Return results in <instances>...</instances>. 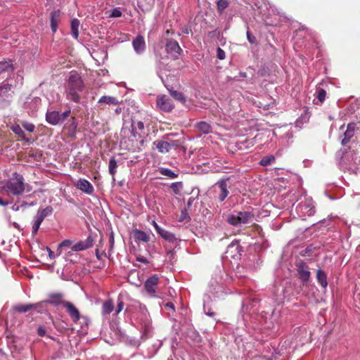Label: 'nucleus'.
<instances>
[{
  "instance_id": "nucleus-1",
  "label": "nucleus",
  "mask_w": 360,
  "mask_h": 360,
  "mask_svg": "<svg viewBox=\"0 0 360 360\" xmlns=\"http://www.w3.org/2000/svg\"><path fill=\"white\" fill-rule=\"evenodd\" d=\"M84 82L80 75L76 72H71L66 87L67 98L78 103L80 102L79 92L82 91Z\"/></svg>"
},
{
  "instance_id": "nucleus-2",
  "label": "nucleus",
  "mask_w": 360,
  "mask_h": 360,
  "mask_svg": "<svg viewBox=\"0 0 360 360\" xmlns=\"http://www.w3.org/2000/svg\"><path fill=\"white\" fill-rule=\"evenodd\" d=\"M24 178L22 175L15 172L13 177L11 179L4 187L7 193H12L14 195H20L25 190Z\"/></svg>"
},
{
  "instance_id": "nucleus-3",
  "label": "nucleus",
  "mask_w": 360,
  "mask_h": 360,
  "mask_svg": "<svg viewBox=\"0 0 360 360\" xmlns=\"http://www.w3.org/2000/svg\"><path fill=\"white\" fill-rule=\"evenodd\" d=\"M254 217L250 212H238L237 214H231L228 217L227 221L233 226H238L240 224H247Z\"/></svg>"
},
{
  "instance_id": "nucleus-4",
  "label": "nucleus",
  "mask_w": 360,
  "mask_h": 360,
  "mask_svg": "<svg viewBox=\"0 0 360 360\" xmlns=\"http://www.w3.org/2000/svg\"><path fill=\"white\" fill-rule=\"evenodd\" d=\"M159 283V277L157 275H153L147 278L145 281L143 287L147 292L150 297H155V292L158 288Z\"/></svg>"
},
{
  "instance_id": "nucleus-5",
  "label": "nucleus",
  "mask_w": 360,
  "mask_h": 360,
  "mask_svg": "<svg viewBox=\"0 0 360 360\" xmlns=\"http://www.w3.org/2000/svg\"><path fill=\"white\" fill-rule=\"evenodd\" d=\"M43 302L51 304L53 307H58L59 306L65 305L68 301L64 299V295L61 292H53L49 295L48 299L44 300Z\"/></svg>"
},
{
  "instance_id": "nucleus-6",
  "label": "nucleus",
  "mask_w": 360,
  "mask_h": 360,
  "mask_svg": "<svg viewBox=\"0 0 360 360\" xmlns=\"http://www.w3.org/2000/svg\"><path fill=\"white\" fill-rule=\"evenodd\" d=\"M131 133L134 139L141 138V133L145 128L144 121L134 117L131 119Z\"/></svg>"
},
{
  "instance_id": "nucleus-7",
  "label": "nucleus",
  "mask_w": 360,
  "mask_h": 360,
  "mask_svg": "<svg viewBox=\"0 0 360 360\" xmlns=\"http://www.w3.org/2000/svg\"><path fill=\"white\" fill-rule=\"evenodd\" d=\"M296 266L299 278L303 283H307L311 276L309 267L304 262H298Z\"/></svg>"
},
{
  "instance_id": "nucleus-8",
  "label": "nucleus",
  "mask_w": 360,
  "mask_h": 360,
  "mask_svg": "<svg viewBox=\"0 0 360 360\" xmlns=\"http://www.w3.org/2000/svg\"><path fill=\"white\" fill-rule=\"evenodd\" d=\"M157 106L164 112H170L174 108L172 101L165 95H160L157 97Z\"/></svg>"
},
{
  "instance_id": "nucleus-9",
  "label": "nucleus",
  "mask_w": 360,
  "mask_h": 360,
  "mask_svg": "<svg viewBox=\"0 0 360 360\" xmlns=\"http://www.w3.org/2000/svg\"><path fill=\"white\" fill-rule=\"evenodd\" d=\"M165 50L175 58H178L182 52V49L179 43L172 39L167 40Z\"/></svg>"
},
{
  "instance_id": "nucleus-10",
  "label": "nucleus",
  "mask_w": 360,
  "mask_h": 360,
  "mask_svg": "<svg viewBox=\"0 0 360 360\" xmlns=\"http://www.w3.org/2000/svg\"><path fill=\"white\" fill-rule=\"evenodd\" d=\"M14 68L11 60L0 62V82L10 76Z\"/></svg>"
},
{
  "instance_id": "nucleus-11",
  "label": "nucleus",
  "mask_w": 360,
  "mask_h": 360,
  "mask_svg": "<svg viewBox=\"0 0 360 360\" xmlns=\"http://www.w3.org/2000/svg\"><path fill=\"white\" fill-rule=\"evenodd\" d=\"M66 309V311L71 318L74 323L78 322L80 319V313L78 309L70 302L65 303L64 307Z\"/></svg>"
},
{
  "instance_id": "nucleus-12",
  "label": "nucleus",
  "mask_w": 360,
  "mask_h": 360,
  "mask_svg": "<svg viewBox=\"0 0 360 360\" xmlns=\"http://www.w3.org/2000/svg\"><path fill=\"white\" fill-rule=\"evenodd\" d=\"M94 239L89 236L85 240H82L72 246V251L78 252L86 250L93 246Z\"/></svg>"
},
{
  "instance_id": "nucleus-13",
  "label": "nucleus",
  "mask_w": 360,
  "mask_h": 360,
  "mask_svg": "<svg viewBox=\"0 0 360 360\" xmlns=\"http://www.w3.org/2000/svg\"><path fill=\"white\" fill-rule=\"evenodd\" d=\"M355 129V123H349L347 124V129L344 132L343 138L341 140V144L342 146H345L350 142L351 139L354 136Z\"/></svg>"
},
{
  "instance_id": "nucleus-14",
  "label": "nucleus",
  "mask_w": 360,
  "mask_h": 360,
  "mask_svg": "<svg viewBox=\"0 0 360 360\" xmlns=\"http://www.w3.org/2000/svg\"><path fill=\"white\" fill-rule=\"evenodd\" d=\"M229 178L223 179L219 180L216 185L219 188L220 193L219 194V200L220 202H223L229 194L228 190L227 181Z\"/></svg>"
},
{
  "instance_id": "nucleus-15",
  "label": "nucleus",
  "mask_w": 360,
  "mask_h": 360,
  "mask_svg": "<svg viewBox=\"0 0 360 360\" xmlns=\"http://www.w3.org/2000/svg\"><path fill=\"white\" fill-rule=\"evenodd\" d=\"M76 187L81 190L82 191L87 193V194H92L94 193V187L93 186L91 185V184L84 179H79L77 183H76Z\"/></svg>"
},
{
  "instance_id": "nucleus-16",
  "label": "nucleus",
  "mask_w": 360,
  "mask_h": 360,
  "mask_svg": "<svg viewBox=\"0 0 360 360\" xmlns=\"http://www.w3.org/2000/svg\"><path fill=\"white\" fill-rule=\"evenodd\" d=\"M132 45L134 51L137 53H142L146 49V42L144 37L141 34L137 35L136 38L133 40Z\"/></svg>"
},
{
  "instance_id": "nucleus-17",
  "label": "nucleus",
  "mask_w": 360,
  "mask_h": 360,
  "mask_svg": "<svg viewBox=\"0 0 360 360\" xmlns=\"http://www.w3.org/2000/svg\"><path fill=\"white\" fill-rule=\"evenodd\" d=\"M152 224L158 233L160 234L164 239L169 242L174 241L176 239L173 233L160 228V226H158V224L155 221H152Z\"/></svg>"
},
{
  "instance_id": "nucleus-18",
  "label": "nucleus",
  "mask_w": 360,
  "mask_h": 360,
  "mask_svg": "<svg viewBox=\"0 0 360 360\" xmlns=\"http://www.w3.org/2000/svg\"><path fill=\"white\" fill-rule=\"evenodd\" d=\"M60 116L58 111H48L46 114V120L51 125H57L61 122Z\"/></svg>"
},
{
  "instance_id": "nucleus-19",
  "label": "nucleus",
  "mask_w": 360,
  "mask_h": 360,
  "mask_svg": "<svg viewBox=\"0 0 360 360\" xmlns=\"http://www.w3.org/2000/svg\"><path fill=\"white\" fill-rule=\"evenodd\" d=\"M60 11L59 10L53 11L51 13V28L53 32H56L60 20Z\"/></svg>"
},
{
  "instance_id": "nucleus-20",
  "label": "nucleus",
  "mask_w": 360,
  "mask_h": 360,
  "mask_svg": "<svg viewBox=\"0 0 360 360\" xmlns=\"http://www.w3.org/2000/svg\"><path fill=\"white\" fill-rule=\"evenodd\" d=\"M38 304H16L13 307V310L18 313H25L31 309H35Z\"/></svg>"
},
{
  "instance_id": "nucleus-21",
  "label": "nucleus",
  "mask_w": 360,
  "mask_h": 360,
  "mask_svg": "<svg viewBox=\"0 0 360 360\" xmlns=\"http://www.w3.org/2000/svg\"><path fill=\"white\" fill-rule=\"evenodd\" d=\"M133 236L136 241L148 243L150 240V236L146 232L138 229L134 231Z\"/></svg>"
},
{
  "instance_id": "nucleus-22",
  "label": "nucleus",
  "mask_w": 360,
  "mask_h": 360,
  "mask_svg": "<svg viewBox=\"0 0 360 360\" xmlns=\"http://www.w3.org/2000/svg\"><path fill=\"white\" fill-rule=\"evenodd\" d=\"M316 279L322 288H326L328 286L327 275L322 269L317 270Z\"/></svg>"
},
{
  "instance_id": "nucleus-23",
  "label": "nucleus",
  "mask_w": 360,
  "mask_h": 360,
  "mask_svg": "<svg viewBox=\"0 0 360 360\" xmlns=\"http://www.w3.org/2000/svg\"><path fill=\"white\" fill-rule=\"evenodd\" d=\"M195 128L200 132L203 134H209L212 132V127L210 124H208L206 122L202 121L200 122H198L195 124Z\"/></svg>"
},
{
  "instance_id": "nucleus-24",
  "label": "nucleus",
  "mask_w": 360,
  "mask_h": 360,
  "mask_svg": "<svg viewBox=\"0 0 360 360\" xmlns=\"http://www.w3.org/2000/svg\"><path fill=\"white\" fill-rule=\"evenodd\" d=\"M119 101L115 97L110 96H103L98 100V103L100 104L105 103L108 105H116L119 104Z\"/></svg>"
},
{
  "instance_id": "nucleus-25",
  "label": "nucleus",
  "mask_w": 360,
  "mask_h": 360,
  "mask_svg": "<svg viewBox=\"0 0 360 360\" xmlns=\"http://www.w3.org/2000/svg\"><path fill=\"white\" fill-rule=\"evenodd\" d=\"M27 155L35 161H41L43 157L41 151L37 148H30L27 151Z\"/></svg>"
},
{
  "instance_id": "nucleus-26",
  "label": "nucleus",
  "mask_w": 360,
  "mask_h": 360,
  "mask_svg": "<svg viewBox=\"0 0 360 360\" xmlns=\"http://www.w3.org/2000/svg\"><path fill=\"white\" fill-rule=\"evenodd\" d=\"M114 309V304L112 300H108L103 303L102 314L103 315L110 314Z\"/></svg>"
},
{
  "instance_id": "nucleus-27",
  "label": "nucleus",
  "mask_w": 360,
  "mask_h": 360,
  "mask_svg": "<svg viewBox=\"0 0 360 360\" xmlns=\"http://www.w3.org/2000/svg\"><path fill=\"white\" fill-rule=\"evenodd\" d=\"M154 145H155L158 151L162 153H167L169 151L167 141H156L154 142Z\"/></svg>"
},
{
  "instance_id": "nucleus-28",
  "label": "nucleus",
  "mask_w": 360,
  "mask_h": 360,
  "mask_svg": "<svg viewBox=\"0 0 360 360\" xmlns=\"http://www.w3.org/2000/svg\"><path fill=\"white\" fill-rule=\"evenodd\" d=\"M79 21L77 19H73L71 22V31L72 35L75 39H77L79 37Z\"/></svg>"
},
{
  "instance_id": "nucleus-29",
  "label": "nucleus",
  "mask_w": 360,
  "mask_h": 360,
  "mask_svg": "<svg viewBox=\"0 0 360 360\" xmlns=\"http://www.w3.org/2000/svg\"><path fill=\"white\" fill-rule=\"evenodd\" d=\"M12 89V85L6 83L0 86V98H4L8 96V93Z\"/></svg>"
},
{
  "instance_id": "nucleus-30",
  "label": "nucleus",
  "mask_w": 360,
  "mask_h": 360,
  "mask_svg": "<svg viewBox=\"0 0 360 360\" xmlns=\"http://www.w3.org/2000/svg\"><path fill=\"white\" fill-rule=\"evenodd\" d=\"M11 129L12 131L15 134H17L18 136H19V137H20L22 139H25L27 142H30V140L29 139H25V132L23 131V130L21 129V127H20V125L18 124H16V125H13L12 127H11Z\"/></svg>"
},
{
  "instance_id": "nucleus-31",
  "label": "nucleus",
  "mask_w": 360,
  "mask_h": 360,
  "mask_svg": "<svg viewBox=\"0 0 360 360\" xmlns=\"http://www.w3.org/2000/svg\"><path fill=\"white\" fill-rule=\"evenodd\" d=\"M229 6V0H217V7L218 12L221 14Z\"/></svg>"
},
{
  "instance_id": "nucleus-32",
  "label": "nucleus",
  "mask_w": 360,
  "mask_h": 360,
  "mask_svg": "<svg viewBox=\"0 0 360 360\" xmlns=\"http://www.w3.org/2000/svg\"><path fill=\"white\" fill-rule=\"evenodd\" d=\"M316 96L318 101L322 103L326 97V91L319 86L316 87Z\"/></svg>"
},
{
  "instance_id": "nucleus-33",
  "label": "nucleus",
  "mask_w": 360,
  "mask_h": 360,
  "mask_svg": "<svg viewBox=\"0 0 360 360\" xmlns=\"http://www.w3.org/2000/svg\"><path fill=\"white\" fill-rule=\"evenodd\" d=\"M169 93L171 96H172L175 100L181 103H185L186 99L181 92L175 90H169Z\"/></svg>"
},
{
  "instance_id": "nucleus-34",
  "label": "nucleus",
  "mask_w": 360,
  "mask_h": 360,
  "mask_svg": "<svg viewBox=\"0 0 360 360\" xmlns=\"http://www.w3.org/2000/svg\"><path fill=\"white\" fill-rule=\"evenodd\" d=\"M274 162H275V157L274 155H271L265 156L263 158H262V160L259 162V164L262 166L266 167V166L271 165Z\"/></svg>"
},
{
  "instance_id": "nucleus-35",
  "label": "nucleus",
  "mask_w": 360,
  "mask_h": 360,
  "mask_svg": "<svg viewBox=\"0 0 360 360\" xmlns=\"http://www.w3.org/2000/svg\"><path fill=\"white\" fill-rule=\"evenodd\" d=\"M117 167V161L114 157L110 158L109 161V173L114 176L116 173V169Z\"/></svg>"
},
{
  "instance_id": "nucleus-36",
  "label": "nucleus",
  "mask_w": 360,
  "mask_h": 360,
  "mask_svg": "<svg viewBox=\"0 0 360 360\" xmlns=\"http://www.w3.org/2000/svg\"><path fill=\"white\" fill-rule=\"evenodd\" d=\"M53 208L51 206H47L44 209H42L41 210H39L37 214H39L41 217H42L44 219H45L46 217H49L53 213Z\"/></svg>"
},
{
  "instance_id": "nucleus-37",
  "label": "nucleus",
  "mask_w": 360,
  "mask_h": 360,
  "mask_svg": "<svg viewBox=\"0 0 360 360\" xmlns=\"http://www.w3.org/2000/svg\"><path fill=\"white\" fill-rule=\"evenodd\" d=\"M159 172L161 174L168 176L171 179L176 178L177 176V174H175L174 172H172L171 169H167V168H160L159 169Z\"/></svg>"
},
{
  "instance_id": "nucleus-38",
  "label": "nucleus",
  "mask_w": 360,
  "mask_h": 360,
  "mask_svg": "<svg viewBox=\"0 0 360 360\" xmlns=\"http://www.w3.org/2000/svg\"><path fill=\"white\" fill-rule=\"evenodd\" d=\"M169 135L167 136V143L169 144V148H179L181 146V141L180 140H169Z\"/></svg>"
},
{
  "instance_id": "nucleus-39",
  "label": "nucleus",
  "mask_w": 360,
  "mask_h": 360,
  "mask_svg": "<svg viewBox=\"0 0 360 360\" xmlns=\"http://www.w3.org/2000/svg\"><path fill=\"white\" fill-rule=\"evenodd\" d=\"M183 187L182 182H174L171 184V188L176 193L179 194Z\"/></svg>"
},
{
  "instance_id": "nucleus-40",
  "label": "nucleus",
  "mask_w": 360,
  "mask_h": 360,
  "mask_svg": "<svg viewBox=\"0 0 360 360\" xmlns=\"http://www.w3.org/2000/svg\"><path fill=\"white\" fill-rule=\"evenodd\" d=\"M122 15V13L120 8H113L110 15V18H120Z\"/></svg>"
},
{
  "instance_id": "nucleus-41",
  "label": "nucleus",
  "mask_w": 360,
  "mask_h": 360,
  "mask_svg": "<svg viewBox=\"0 0 360 360\" xmlns=\"http://www.w3.org/2000/svg\"><path fill=\"white\" fill-rule=\"evenodd\" d=\"M217 57L219 60H224L226 58L225 51L220 47L217 49Z\"/></svg>"
},
{
  "instance_id": "nucleus-42",
  "label": "nucleus",
  "mask_w": 360,
  "mask_h": 360,
  "mask_svg": "<svg viewBox=\"0 0 360 360\" xmlns=\"http://www.w3.org/2000/svg\"><path fill=\"white\" fill-rule=\"evenodd\" d=\"M72 245V241L70 240H65L62 243H60L58 245V250L59 251L58 255L60 254V249L64 247H69Z\"/></svg>"
},
{
  "instance_id": "nucleus-43",
  "label": "nucleus",
  "mask_w": 360,
  "mask_h": 360,
  "mask_svg": "<svg viewBox=\"0 0 360 360\" xmlns=\"http://www.w3.org/2000/svg\"><path fill=\"white\" fill-rule=\"evenodd\" d=\"M22 127L28 131L32 132L34 130V125L32 123L24 122L22 123Z\"/></svg>"
},
{
  "instance_id": "nucleus-44",
  "label": "nucleus",
  "mask_w": 360,
  "mask_h": 360,
  "mask_svg": "<svg viewBox=\"0 0 360 360\" xmlns=\"http://www.w3.org/2000/svg\"><path fill=\"white\" fill-rule=\"evenodd\" d=\"M46 329H45V328L44 326H40L38 327V328H37V334L39 336H41V337L44 336L45 334H46Z\"/></svg>"
},
{
  "instance_id": "nucleus-45",
  "label": "nucleus",
  "mask_w": 360,
  "mask_h": 360,
  "mask_svg": "<svg viewBox=\"0 0 360 360\" xmlns=\"http://www.w3.org/2000/svg\"><path fill=\"white\" fill-rule=\"evenodd\" d=\"M186 219H190L186 210H182L181 213V217L179 218L180 221H184Z\"/></svg>"
},
{
  "instance_id": "nucleus-46",
  "label": "nucleus",
  "mask_w": 360,
  "mask_h": 360,
  "mask_svg": "<svg viewBox=\"0 0 360 360\" xmlns=\"http://www.w3.org/2000/svg\"><path fill=\"white\" fill-rule=\"evenodd\" d=\"M40 224H37L36 221H34L33 226H32V235H36L38 232V230L40 227Z\"/></svg>"
},
{
  "instance_id": "nucleus-47",
  "label": "nucleus",
  "mask_w": 360,
  "mask_h": 360,
  "mask_svg": "<svg viewBox=\"0 0 360 360\" xmlns=\"http://www.w3.org/2000/svg\"><path fill=\"white\" fill-rule=\"evenodd\" d=\"M70 112H71L70 110H68L65 111L62 114H60V117L61 122H63L68 117L70 116Z\"/></svg>"
},
{
  "instance_id": "nucleus-48",
  "label": "nucleus",
  "mask_w": 360,
  "mask_h": 360,
  "mask_svg": "<svg viewBox=\"0 0 360 360\" xmlns=\"http://www.w3.org/2000/svg\"><path fill=\"white\" fill-rule=\"evenodd\" d=\"M114 243H115L114 233L112 231L110 234V238H109L110 249H112L113 248Z\"/></svg>"
},
{
  "instance_id": "nucleus-49",
  "label": "nucleus",
  "mask_w": 360,
  "mask_h": 360,
  "mask_svg": "<svg viewBox=\"0 0 360 360\" xmlns=\"http://www.w3.org/2000/svg\"><path fill=\"white\" fill-rule=\"evenodd\" d=\"M247 38L249 42H250L251 44L255 43V37L252 34H251L250 31L247 32Z\"/></svg>"
},
{
  "instance_id": "nucleus-50",
  "label": "nucleus",
  "mask_w": 360,
  "mask_h": 360,
  "mask_svg": "<svg viewBox=\"0 0 360 360\" xmlns=\"http://www.w3.org/2000/svg\"><path fill=\"white\" fill-rule=\"evenodd\" d=\"M124 303L122 301H120L117 304V309L116 310V314H119L123 309Z\"/></svg>"
},
{
  "instance_id": "nucleus-51",
  "label": "nucleus",
  "mask_w": 360,
  "mask_h": 360,
  "mask_svg": "<svg viewBox=\"0 0 360 360\" xmlns=\"http://www.w3.org/2000/svg\"><path fill=\"white\" fill-rule=\"evenodd\" d=\"M44 218L42 217H41L39 214H37L36 217H35V219H34V221H36L37 224H41L42 221H44Z\"/></svg>"
},
{
  "instance_id": "nucleus-52",
  "label": "nucleus",
  "mask_w": 360,
  "mask_h": 360,
  "mask_svg": "<svg viewBox=\"0 0 360 360\" xmlns=\"http://www.w3.org/2000/svg\"><path fill=\"white\" fill-rule=\"evenodd\" d=\"M46 250L49 252V256L51 259H54L55 258V254L54 252L49 248H46Z\"/></svg>"
},
{
  "instance_id": "nucleus-53",
  "label": "nucleus",
  "mask_w": 360,
  "mask_h": 360,
  "mask_svg": "<svg viewBox=\"0 0 360 360\" xmlns=\"http://www.w3.org/2000/svg\"><path fill=\"white\" fill-rule=\"evenodd\" d=\"M191 32V29L189 27H186L182 29V32L184 34H188Z\"/></svg>"
},
{
  "instance_id": "nucleus-54",
  "label": "nucleus",
  "mask_w": 360,
  "mask_h": 360,
  "mask_svg": "<svg viewBox=\"0 0 360 360\" xmlns=\"http://www.w3.org/2000/svg\"><path fill=\"white\" fill-rule=\"evenodd\" d=\"M165 307L167 308L172 309L173 311H174V305L172 302H169L166 303Z\"/></svg>"
},
{
  "instance_id": "nucleus-55",
  "label": "nucleus",
  "mask_w": 360,
  "mask_h": 360,
  "mask_svg": "<svg viewBox=\"0 0 360 360\" xmlns=\"http://www.w3.org/2000/svg\"><path fill=\"white\" fill-rule=\"evenodd\" d=\"M8 204L7 201H4L1 197H0V205L1 206H6Z\"/></svg>"
},
{
  "instance_id": "nucleus-56",
  "label": "nucleus",
  "mask_w": 360,
  "mask_h": 360,
  "mask_svg": "<svg viewBox=\"0 0 360 360\" xmlns=\"http://www.w3.org/2000/svg\"><path fill=\"white\" fill-rule=\"evenodd\" d=\"M138 261L141 262L145 263V264H147L148 262L147 259L145 258V257H143L138 258Z\"/></svg>"
},
{
  "instance_id": "nucleus-57",
  "label": "nucleus",
  "mask_w": 360,
  "mask_h": 360,
  "mask_svg": "<svg viewBox=\"0 0 360 360\" xmlns=\"http://www.w3.org/2000/svg\"><path fill=\"white\" fill-rule=\"evenodd\" d=\"M193 200H194V198H190L188 199V202H187V205H188V207H191V205H192V203H193Z\"/></svg>"
},
{
  "instance_id": "nucleus-58",
  "label": "nucleus",
  "mask_w": 360,
  "mask_h": 360,
  "mask_svg": "<svg viewBox=\"0 0 360 360\" xmlns=\"http://www.w3.org/2000/svg\"><path fill=\"white\" fill-rule=\"evenodd\" d=\"M169 33L173 34V33H174V31H173L172 30H167L166 31V34H169Z\"/></svg>"
},
{
  "instance_id": "nucleus-59",
  "label": "nucleus",
  "mask_w": 360,
  "mask_h": 360,
  "mask_svg": "<svg viewBox=\"0 0 360 360\" xmlns=\"http://www.w3.org/2000/svg\"><path fill=\"white\" fill-rule=\"evenodd\" d=\"M143 143H144V140H143V139H141V140L140 141V145H141V147L143 146Z\"/></svg>"
},
{
  "instance_id": "nucleus-60",
  "label": "nucleus",
  "mask_w": 360,
  "mask_h": 360,
  "mask_svg": "<svg viewBox=\"0 0 360 360\" xmlns=\"http://www.w3.org/2000/svg\"><path fill=\"white\" fill-rule=\"evenodd\" d=\"M27 205V202H23L22 205H21V207H25Z\"/></svg>"
},
{
  "instance_id": "nucleus-61",
  "label": "nucleus",
  "mask_w": 360,
  "mask_h": 360,
  "mask_svg": "<svg viewBox=\"0 0 360 360\" xmlns=\"http://www.w3.org/2000/svg\"><path fill=\"white\" fill-rule=\"evenodd\" d=\"M141 150V147H138V150Z\"/></svg>"
},
{
  "instance_id": "nucleus-62",
  "label": "nucleus",
  "mask_w": 360,
  "mask_h": 360,
  "mask_svg": "<svg viewBox=\"0 0 360 360\" xmlns=\"http://www.w3.org/2000/svg\"><path fill=\"white\" fill-rule=\"evenodd\" d=\"M98 250H96V255H98ZM98 257V256H97Z\"/></svg>"
}]
</instances>
